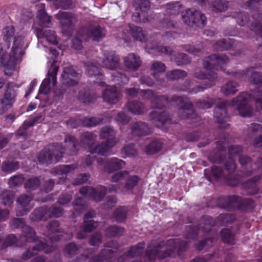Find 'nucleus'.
Masks as SVG:
<instances>
[{
    "instance_id": "nucleus-1",
    "label": "nucleus",
    "mask_w": 262,
    "mask_h": 262,
    "mask_svg": "<svg viewBox=\"0 0 262 262\" xmlns=\"http://www.w3.org/2000/svg\"><path fill=\"white\" fill-rule=\"evenodd\" d=\"M14 34L13 26L3 29V38L6 45H0V64L4 66L5 73L7 75H11L28 47V42L24 36L17 35L14 38Z\"/></svg>"
},
{
    "instance_id": "nucleus-2",
    "label": "nucleus",
    "mask_w": 262,
    "mask_h": 262,
    "mask_svg": "<svg viewBox=\"0 0 262 262\" xmlns=\"http://www.w3.org/2000/svg\"><path fill=\"white\" fill-rule=\"evenodd\" d=\"M64 144V149H62L60 145L55 144L41 150L38 157L39 163L50 164L57 162L63 157V153L66 152L67 155L72 156L78 150V144L73 136H66Z\"/></svg>"
},
{
    "instance_id": "nucleus-3",
    "label": "nucleus",
    "mask_w": 262,
    "mask_h": 262,
    "mask_svg": "<svg viewBox=\"0 0 262 262\" xmlns=\"http://www.w3.org/2000/svg\"><path fill=\"white\" fill-rule=\"evenodd\" d=\"M115 133L114 129L106 126L103 128L100 133L101 137L105 140V143L96 146L94 149L91 146V144L95 139V136L91 133H84L82 135L81 144L83 145L86 144L89 147L90 152L91 154L97 153L101 155H107L110 153V149L113 147L117 142L115 138Z\"/></svg>"
},
{
    "instance_id": "nucleus-4",
    "label": "nucleus",
    "mask_w": 262,
    "mask_h": 262,
    "mask_svg": "<svg viewBox=\"0 0 262 262\" xmlns=\"http://www.w3.org/2000/svg\"><path fill=\"white\" fill-rule=\"evenodd\" d=\"M186 246V242L179 239H169L167 243L163 242L156 246L149 245L146 251V257L151 262L156 258L163 259L171 255V252L177 250L178 252L183 251Z\"/></svg>"
},
{
    "instance_id": "nucleus-5",
    "label": "nucleus",
    "mask_w": 262,
    "mask_h": 262,
    "mask_svg": "<svg viewBox=\"0 0 262 262\" xmlns=\"http://www.w3.org/2000/svg\"><path fill=\"white\" fill-rule=\"evenodd\" d=\"M126 91L127 94L132 97L137 96L140 92L141 96L145 98L151 99L152 107L155 108L162 107L163 106H164L165 104L168 101L167 99L163 96L160 97H156L153 92L150 90H141L138 91L137 89L133 88L127 89Z\"/></svg>"
},
{
    "instance_id": "nucleus-6",
    "label": "nucleus",
    "mask_w": 262,
    "mask_h": 262,
    "mask_svg": "<svg viewBox=\"0 0 262 262\" xmlns=\"http://www.w3.org/2000/svg\"><path fill=\"white\" fill-rule=\"evenodd\" d=\"M182 12V18L184 22L189 26L196 25L203 27L206 24V17L198 11L186 10Z\"/></svg>"
},
{
    "instance_id": "nucleus-7",
    "label": "nucleus",
    "mask_w": 262,
    "mask_h": 262,
    "mask_svg": "<svg viewBox=\"0 0 262 262\" xmlns=\"http://www.w3.org/2000/svg\"><path fill=\"white\" fill-rule=\"evenodd\" d=\"M250 99V96L247 93H242L234 99L231 105L238 111L240 116L249 117L252 113V109L246 105V102Z\"/></svg>"
},
{
    "instance_id": "nucleus-8",
    "label": "nucleus",
    "mask_w": 262,
    "mask_h": 262,
    "mask_svg": "<svg viewBox=\"0 0 262 262\" xmlns=\"http://www.w3.org/2000/svg\"><path fill=\"white\" fill-rule=\"evenodd\" d=\"M55 17L59 20L62 31L64 34L73 29L77 20L75 14L68 12L60 11L55 15Z\"/></svg>"
},
{
    "instance_id": "nucleus-9",
    "label": "nucleus",
    "mask_w": 262,
    "mask_h": 262,
    "mask_svg": "<svg viewBox=\"0 0 262 262\" xmlns=\"http://www.w3.org/2000/svg\"><path fill=\"white\" fill-rule=\"evenodd\" d=\"M62 214V209L60 207H54L49 210L47 208H39L32 213L31 219L33 221L46 220L49 217H58Z\"/></svg>"
},
{
    "instance_id": "nucleus-10",
    "label": "nucleus",
    "mask_w": 262,
    "mask_h": 262,
    "mask_svg": "<svg viewBox=\"0 0 262 262\" xmlns=\"http://www.w3.org/2000/svg\"><path fill=\"white\" fill-rule=\"evenodd\" d=\"M14 84L12 83H8L4 98L1 101L0 114H2L8 108L11 107L15 101L16 92L14 89Z\"/></svg>"
},
{
    "instance_id": "nucleus-11",
    "label": "nucleus",
    "mask_w": 262,
    "mask_h": 262,
    "mask_svg": "<svg viewBox=\"0 0 262 262\" xmlns=\"http://www.w3.org/2000/svg\"><path fill=\"white\" fill-rule=\"evenodd\" d=\"M105 35V30L100 26H91L89 28H82L79 36L83 38H90L94 40H99Z\"/></svg>"
},
{
    "instance_id": "nucleus-12",
    "label": "nucleus",
    "mask_w": 262,
    "mask_h": 262,
    "mask_svg": "<svg viewBox=\"0 0 262 262\" xmlns=\"http://www.w3.org/2000/svg\"><path fill=\"white\" fill-rule=\"evenodd\" d=\"M10 226L13 229L20 227L23 228V236L20 237L21 240L25 238L29 242L34 241L35 236L34 231L29 226H25L23 219H14L11 222Z\"/></svg>"
},
{
    "instance_id": "nucleus-13",
    "label": "nucleus",
    "mask_w": 262,
    "mask_h": 262,
    "mask_svg": "<svg viewBox=\"0 0 262 262\" xmlns=\"http://www.w3.org/2000/svg\"><path fill=\"white\" fill-rule=\"evenodd\" d=\"M228 62V59L225 55L217 56L216 55H212L205 58L204 61V68L207 70L213 68L218 69L222 68L224 64Z\"/></svg>"
},
{
    "instance_id": "nucleus-14",
    "label": "nucleus",
    "mask_w": 262,
    "mask_h": 262,
    "mask_svg": "<svg viewBox=\"0 0 262 262\" xmlns=\"http://www.w3.org/2000/svg\"><path fill=\"white\" fill-rule=\"evenodd\" d=\"M34 32L38 39V46L39 43L43 44L45 41L53 45H56L57 42L54 31L35 28Z\"/></svg>"
},
{
    "instance_id": "nucleus-15",
    "label": "nucleus",
    "mask_w": 262,
    "mask_h": 262,
    "mask_svg": "<svg viewBox=\"0 0 262 262\" xmlns=\"http://www.w3.org/2000/svg\"><path fill=\"white\" fill-rule=\"evenodd\" d=\"M79 76V73L72 66L66 67L62 75V82L69 86L74 85L78 83Z\"/></svg>"
},
{
    "instance_id": "nucleus-16",
    "label": "nucleus",
    "mask_w": 262,
    "mask_h": 262,
    "mask_svg": "<svg viewBox=\"0 0 262 262\" xmlns=\"http://www.w3.org/2000/svg\"><path fill=\"white\" fill-rule=\"evenodd\" d=\"M33 199L32 195L24 194L17 200L18 204L16 214L17 215H24L27 213L32 207L31 202Z\"/></svg>"
},
{
    "instance_id": "nucleus-17",
    "label": "nucleus",
    "mask_w": 262,
    "mask_h": 262,
    "mask_svg": "<svg viewBox=\"0 0 262 262\" xmlns=\"http://www.w3.org/2000/svg\"><path fill=\"white\" fill-rule=\"evenodd\" d=\"M106 189L105 187L101 186L95 190L92 187L86 186L81 188L80 192L85 196H90L96 201H100L106 193Z\"/></svg>"
},
{
    "instance_id": "nucleus-18",
    "label": "nucleus",
    "mask_w": 262,
    "mask_h": 262,
    "mask_svg": "<svg viewBox=\"0 0 262 262\" xmlns=\"http://www.w3.org/2000/svg\"><path fill=\"white\" fill-rule=\"evenodd\" d=\"M37 19L38 24L41 27H50L51 25V16L49 15L45 10V5L40 3L36 5Z\"/></svg>"
},
{
    "instance_id": "nucleus-19",
    "label": "nucleus",
    "mask_w": 262,
    "mask_h": 262,
    "mask_svg": "<svg viewBox=\"0 0 262 262\" xmlns=\"http://www.w3.org/2000/svg\"><path fill=\"white\" fill-rule=\"evenodd\" d=\"M127 28L123 31L122 38L125 41H127L130 36L138 40L143 41L145 39V34L141 28L129 25Z\"/></svg>"
},
{
    "instance_id": "nucleus-20",
    "label": "nucleus",
    "mask_w": 262,
    "mask_h": 262,
    "mask_svg": "<svg viewBox=\"0 0 262 262\" xmlns=\"http://www.w3.org/2000/svg\"><path fill=\"white\" fill-rule=\"evenodd\" d=\"M53 249L54 246L53 245L50 246L48 244H45L40 241H36L34 243L32 251L31 252L30 250H28L25 253L23 254L22 258L24 260H27L42 250H44L46 253H49Z\"/></svg>"
},
{
    "instance_id": "nucleus-21",
    "label": "nucleus",
    "mask_w": 262,
    "mask_h": 262,
    "mask_svg": "<svg viewBox=\"0 0 262 262\" xmlns=\"http://www.w3.org/2000/svg\"><path fill=\"white\" fill-rule=\"evenodd\" d=\"M117 85H120L121 84L118 83L114 88L110 86H107L103 92L102 97L104 100L110 104H115L120 99V92L117 90Z\"/></svg>"
},
{
    "instance_id": "nucleus-22",
    "label": "nucleus",
    "mask_w": 262,
    "mask_h": 262,
    "mask_svg": "<svg viewBox=\"0 0 262 262\" xmlns=\"http://www.w3.org/2000/svg\"><path fill=\"white\" fill-rule=\"evenodd\" d=\"M98 163L100 164H104L105 171L109 173L123 168L125 165L123 160L116 158H113L105 161L98 160Z\"/></svg>"
},
{
    "instance_id": "nucleus-23",
    "label": "nucleus",
    "mask_w": 262,
    "mask_h": 262,
    "mask_svg": "<svg viewBox=\"0 0 262 262\" xmlns=\"http://www.w3.org/2000/svg\"><path fill=\"white\" fill-rule=\"evenodd\" d=\"M94 214V211H90L84 217V222L85 223L83 227V231L77 234V237L82 239L86 236V232H89L95 229L98 226V223L91 220Z\"/></svg>"
},
{
    "instance_id": "nucleus-24",
    "label": "nucleus",
    "mask_w": 262,
    "mask_h": 262,
    "mask_svg": "<svg viewBox=\"0 0 262 262\" xmlns=\"http://www.w3.org/2000/svg\"><path fill=\"white\" fill-rule=\"evenodd\" d=\"M77 167V164H75L70 165H60L55 167L52 171V173L55 176H61L59 178V183H61L65 181L67 174L72 173Z\"/></svg>"
},
{
    "instance_id": "nucleus-25",
    "label": "nucleus",
    "mask_w": 262,
    "mask_h": 262,
    "mask_svg": "<svg viewBox=\"0 0 262 262\" xmlns=\"http://www.w3.org/2000/svg\"><path fill=\"white\" fill-rule=\"evenodd\" d=\"M172 101H174L180 105V112L186 113V114L182 116V118H188V114L192 112L191 110L192 108V104L190 102L187 98H182L176 97L172 99Z\"/></svg>"
},
{
    "instance_id": "nucleus-26",
    "label": "nucleus",
    "mask_w": 262,
    "mask_h": 262,
    "mask_svg": "<svg viewBox=\"0 0 262 262\" xmlns=\"http://www.w3.org/2000/svg\"><path fill=\"white\" fill-rule=\"evenodd\" d=\"M134 5L137 11V16L135 14L133 15V19L135 21H140L141 20V14L149 7L148 0H134Z\"/></svg>"
},
{
    "instance_id": "nucleus-27",
    "label": "nucleus",
    "mask_w": 262,
    "mask_h": 262,
    "mask_svg": "<svg viewBox=\"0 0 262 262\" xmlns=\"http://www.w3.org/2000/svg\"><path fill=\"white\" fill-rule=\"evenodd\" d=\"M58 227V223L56 221H52L48 226L47 237L50 241V243H53L60 239Z\"/></svg>"
},
{
    "instance_id": "nucleus-28",
    "label": "nucleus",
    "mask_w": 262,
    "mask_h": 262,
    "mask_svg": "<svg viewBox=\"0 0 262 262\" xmlns=\"http://www.w3.org/2000/svg\"><path fill=\"white\" fill-rule=\"evenodd\" d=\"M125 66L129 69L136 70L141 64L140 57L134 53L129 54L124 57Z\"/></svg>"
},
{
    "instance_id": "nucleus-29",
    "label": "nucleus",
    "mask_w": 262,
    "mask_h": 262,
    "mask_svg": "<svg viewBox=\"0 0 262 262\" xmlns=\"http://www.w3.org/2000/svg\"><path fill=\"white\" fill-rule=\"evenodd\" d=\"M214 224L213 219L210 217H207L204 222V223L200 224V228L198 229V232L195 229H191L188 231L189 238H194L195 236L201 231L208 232L210 230L211 226Z\"/></svg>"
},
{
    "instance_id": "nucleus-30",
    "label": "nucleus",
    "mask_w": 262,
    "mask_h": 262,
    "mask_svg": "<svg viewBox=\"0 0 262 262\" xmlns=\"http://www.w3.org/2000/svg\"><path fill=\"white\" fill-rule=\"evenodd\" d=\"M227 103L223 102L220 105L215 108L214 111V117L218 123L221 124L225 122L226 118V107Z\"/></svg>"
},
{
    "instance_id": "nucleus-31",
    "label": "nucleus",
    "mask_w": 262,
    "mask_h": 262,
    "mask_svg": "<svg viewBox=\"0 0 262 262\" xmlns=\"http://www.w3.org/2000/svg\"><path fill=\"white\" fill-rule=\"evenodd\" d=\"M119 66V58L113 53H109L102 62V67L110 69H115Z\"/></svg>"
},
{
    "instance_id": "nucleus-32",
    "label": "nucleus",
    "mask_w": 262,
    "mask_h": 262,
    "mask_svg": "<svg viewBox=\"0 0 262 262\" xmlns=\"http://www.w3.org/2000/svg\"><path fill=\"white\" fill-rule=\"evenodd\" d=\"M195 75L196 77L199 78L205 79H206L207 81H208V83L205 86V88L201 86L198 87V90L194 91V92L195 93L198 92L202 91H203L204 89L210 88L215 84L214 80L216 78V75L214 73L211 72V73H209L207 75H204V74L199 75L198 74V72H196Z\"/></svg>"
},
{
    "instance_id": "nucleus-33",
    "label": "nucleus",
    "mask_w": 262,
    "mask_h": 262,
    "mask_svg": "<svg viewBox=\"0 0 262 262\" xmlns=\"http://www.w3.org/2000/svg\"><path fill=\"white\" fill-rule=\"evenodd\" d=\"M132 132L137 136H142L148 134L150 130L145 123H135L133 125Z\"/></svg>"
},
{
    "instance_id": "nucleus-34",
    "label": "nucleus",
    "mask_w": 262,
    "mask_h": 262,
    "mask_svg": "<svg viewBox=\"0 0 262 262\" xmlns=\"http://www.w3.org/2000/svg\"><path fill=\"white\" fill-rule=\"evenodd\" d=\"M257 14H254L253 16V21L252 25L250 27L252 30H253L257 34H258L262 39V13H259L258 16Z\"/></svg>"
},
{
    "instance_id": "nucleus-35",
    "label": "nucleus",
    "mask_w": 262,
    "mask_h": 262,
    "mask_svg": "<svg viewBox=\"0 0 262 262\" xmlns=\"http://www.w3.org/2000/svg\"><path fill=\"white\" fill-rule=\"evenodd\" d=\"M150 116L152 119H156L159 122V123L156 124L158 127L163 128V125H167L169 124L171 120L167 117H165L164 115L160 114L159 112L157 111L152 112Z\"/></svg>"
},
{
    "instance_id": "nucleus-36",
    "label": "nucleus",
    "mask_w": 262,
    "mask_h": 262,
    "mask_svg": "<svg viewBox=\"0 0 262 262\" xmlns=\"http://www.w3.org/2000/svg\"><path fill=\"white\" fill-rule=\"evenodd\" d=\"M78 98L83 103H87L92 102L95 99V96L93 91L90 90H83L79 92Z\"/></svg>"
},
{
    "instance_id": "nucleus-37",
    "label": "nucleus",
    "mask_w": 262,
    "mask_h": 262,
    "mask_svg": "<svg viewBox=\"0 0 262 262\" xmlns=\"http://www.w3.org/2000/svg\"><path fill=\"white\" fill-rule=\"evenodd\" d=\"M127 107L129 111L134 114H140L145 111V107L142 103L138 101H133L128 103Z\"/></svg>"
},
{
    "instance_id": "nucleus-38",
    "label": "nucleus",
    "mask_w": 262,
    "mask_h": 262,
    "mask_svg": "<svg viewBox=\"0 0 262 262\" xmlns=\"http://www.w3.org/2000/svg\"><path fill=\"white\" fill-rule=\"evenodd\" d=\"M1 199L2 203L5 206H10L13 202L14 194L11 190H5L3 192Z\"/></svg>"
},
{
    "instance_id": "nucleus-39",
    "label": "nucleus",
    "mask_w": 262,
    "mask_h": 262,
    "mask_svg": "<svg viewBox=\"0 0 262 262\" xmlns=\"http://www.w3.org/2000/svg\"><path fill=\"white\" fill-rule=\"evenodd\" d=\"M18 167V162L14 160L5 161L3 163L2 166L3 171L7 173H11L17 170Z\"/></svg>"
},
{
    "instance_id": "nucleus-40",
    "label": "nucleus",
    "mask_w": 262,
    "mask_h": 262,
    "mask_svg": "<svg viewBox=\"0 0 262 262\" xmlns=\"http://www.w3.org/2000/svg\"><path fill=\"white\" fill-rule=\"evenodd\" d=\"M237 86L238 84L236 83L230 81L222 87L221 91L225 95H233L237 91Z\"/></svg>"
},
{
    "instance_id": "nucleus-41",
    "label": "nucleus",
    "mask_w": 262,
    "mask_h": 262,
    "mask_svg": "<svg viewBox=\"0 0 262 262\" xmlns=\"http://www.w3.org/2000/svg\"><path fill=\"white\" fill-rule=\"evenodd\" d=\"M246 77L250 76V81L254 84L262 82V74L254 72L252 68L247 70Z\"/></svg>"
},
{
    "instance_id": "nucleus-42",
    "label": "nucleus",
    "mask_w": 262,
    "mask_h": 262,
    "mask_svg": "<svg viewBox=\"0 0 262 262\" xmlns=\"http://www.w3.org/2000/svg\"><path fill=\"white\" fill-rule=\"evenodd\" d=\"M2 228V227L0 226V231L1 230ZM14 244H16L17 246L19 245L18 243H17V238L15 235L11 234L9 235L7 239H6L5 241L2 239L1 235H0V246L2 248H5L7 246L12 245Z\"/></svg>"
},
{
    "instance_id": "nucleus-43",
    "label": "nucleus",
    "mask_w": 262,
    "mask_h": 262,
    "mask_svg": "<svg viewBox=\"0 0 262 262\" xmlns=\"http://www.w3.org/2000/svg\"><path fill=\"white\" fill-rule=\"evenodd\" d=\"M182 6L179 3H169L166 5V11L167 13L175 15L179 12H182Z\"/></svg>"
},
{
    "instance_id": "nucleus-44",
    "label": "nucleus",
    "mask_w": 262,
    "mask_h": 262,
    "mask_svg": "<svg viewBox=\"0 0 262 262\" xmlns=\"http://www.w3.org/2000/svg\"><path fill=\"white\" fill-rule=\"evenodd\" d=\"M24 178L22 175H15L9 179L8 184L11 188H15L20 185L24 182Z\"/></svg>"
},
{
    "instance_id": "nucleus-45",
    "label": "nucleus",
    "mask_w": 262,
    "mask_h": 262,
    "mask_svg": "<svg viewBox=\"0 0 262 262\" xmlns=\"http://www.w3.org/2000/svg\"><path fill=\"white\" fill-rule=\"evenodd\" d=\"M52 83L50 78L48 77L45 79L40 86L39 93L40 94H48L51 91L50 83Z\"/></svg>"
},
{
    "instance_id": "nucleus-46",
    "label": "nucleus",
    "mask_w": 262,
    "mask_h": 262,
    "mask_svg": "<svg viewBox=\"0 0 262 262\" xmlns=\"http://www.w3.org/2000/svg\"><path fill=\"white\" fill-rule=\"evenodd\" d=\"M126 182L125 185V188L127 189H132L135 187L138 184L139 178L137 176H127Z\"/></svg>"
},
{
    "instance_id": "nucleus-47",
    "label": "nucleus",
    "mask_w": 262,
    "mask_h": 262,
    "mask_svg": "<svg viewBox=\"0 0 262 262\" xmlns=\"http://www.w3.org/2000/svg\"><path fill=\"white\" fill-rule=\"evenodd\" d=\"M221 234L223 240L225 243L231 244H234V236L229 229H223L222 230Z\"/></svg>"
},
{
    "instance_id": "nucleus-48",
    "label": "nucleus",
    "mask_w": 262,
    "mask_h": 262,
    "mask_svg": "<svg viewBox=\"0 0 262 262\" xmlns=\"http://www.w3.org/2000/svg\"><path fill=\"white\" fill-rule=\"evenodd\" d=\"M162 147L161 143L157 141L151 142L147 147L146 152L152 154L159 151Z\"/></svg>"
},
{
    "instance_id": "nucleus-49",
    "label": "nucleus",
    "mask_w": 262,
    "mask_h": 262,
    "mask_svg": "<svg viewBox=\"0 0 262 262\" xmlns=\"http://www.w3.org/2000/svg\"><path fill=\"white\" fill-rule=\"evenodd\" d=\"M144 246V244L140 243L137 246L132 247L128 252V256L134 257L140 255L143 251Z\"/></svg>"
},
{
    "instance_id": "nucleus-50",
    "label": "nucleus",
    "mask_w": 262,
    "mask_h": 262,
    "mask_svg": "<svg viewBox=\"0 0 262 262\" xmlns=\"http://www.w3.org/2000/svg\"><path fill=\"white\" fill-rule=\"evenodd\" d=\"M40 181L38 178L35 177L28 179L25 184V187L27 190H32L38 187Z\"/></svg>"
},
{
    "instance_id": "nucleus-51",
    "label": "nucleus",
    "mask_w": 262,
    "mask_h": 262,
    "mask_svg": "<svg viewBox=\"0 0 262 262\" xmlns=\"http://www.w3.org/2000/svg\"><path fill=\"white\" fill-rule=\"evenodd\" d=\"M186 76V73L182 70H175L171 71L170 73H167V77L170 79H176L185 77Z\"/></svg>"
},
{
    "instance_id": "nucleus-52",
    "label": "nucleus",
    "mask_w": 262,
    "mask_h": 262,
    "mask_svg": "<svg viewBox=\"0 0 262 262\" xmlns=\"http://www.w3.org/2000/svg\"><path fill=\"white\" fill-rule=\"evenodd\" d=\"M213 10L216 12L224 11L227 8V3L225 1L216 0L212 4Z\"/></svg>"
},
{
    "instance_id": "nucleus-53",
    "label": "nucleus",
    "mask_w": 262,
    "mask_h": 262,
    "mask_svg": "<svg viewBox=\"0 0 262 262\" xmlns=\"http://www.w3.org/2000/svg\"><path fill=\"white\" fill-rule=\"evenodd\" d=\"M124 232V229L116 226H112L106 230V235L108 236L121 235Z\"/></svg>"
},
{
    "instance_id": "nucleus-54",
    "label": "nucleus",
    "mask_w": 262,
    "mask_h": 262,
    "mask_svg": "<svg viewBox=\"0 0 262 262\" xmlns=\"http://www.w3.org/2000/svg\"><path fill=\"white\" fill-rule=\"evenodd\" d=\"M151 70L154 76L157 73L163 72L165 70V66L164 63L156 61L154 62L151 67Z\"/></svg>"
},
{
    "instance_id": "nucleus-55",
    "label": "nucleus",
    "mask_w": 262,
    "mask_h": 262,
    "mask_svg": "<svg viewBox=\"0 0 262 262\" xmlns=\"http://www.w3.org/2000/svg\"><path fill=\"white\" fill-rule=\"evenodd\" d=\"M128 175V172L127 171H120L116 172L112 176V181L114 182H120L126 179Z\"/></svg>"
},
{
    "instance_id": "nucleus-56",
    "label": "nucleus",
    "mask_w": 262,
    "mask_h": 262,
    "mask_svg": "<svg viewBox=\"0 0 262 262\" xmlns=\"http://www.w3.org/2000/svg\"><path fill=\"white\" fill-rule=\"evenodd\" d=\"M58 70V67L54 64H52L49 70L48 77L52 80V85L54 86L56 83V75Z\"/></svg>"
},
{
    "instance_id": "nucleus-57",
    "label": "nucleus",
    "mask_w": 262,
    "mask_h": 262,
    "mask_svg": "<svg viewBox=\"0 0 262 262\" xmlns=\"http://www.w3.org/2000/svg\"><path fill=\"white\" fill-rule=\"evenodd\" d=\"M86 72L89 76H93L98 75L99 71L97 67L94 66L92 63L89 62L85 64Z\"/></svg>"
},
{
    "instance_id": "nucleus-58",
    "label": "nucleus",
    "mask_w": 262,
    "mask_h": 262,
    "mask_svg": "<svg viewBox=\"0 0 262 262\" xmlns=\"http://www.w3.org/2000/svg\"><path fill=\"white\" fill-rule=\"evenodd\" d=\"M126 214L125 208L124 207H120L116 210L114 216L117 221L122 222L125 219Z\"/></svg>"
},
{
    "instance_id": "nucleus-59",
    "label": "nucleus",
    "mask_w": 262,
    "mask_h": 262,
    "mask_svg": "<svg viewBox=\"0 0 262 262\" xmlns=\"http://www.w3.org/2000/svg\"><path fill=\"white\" fill-rule=\"evenodd\" d=\"M101 120L98 118H90L85 119L83 122L84 125L86 126H94L97 124H99L101 122Z\"/></svg>"
},
{
    "instance_id": "nucleus-60",
    "label": "nucleus",
    "mask_w": 262,
    "mask_h": 262,
    "mask_svg": "<svg viewBox=\"0 0 262 262\" xmlns=\"http://www.w3.org/2000/svg\"><path fill=\"white\" fill-rule=\"evenodd\" d=\"M214 103V100L211 98H207L198 102V106L203 109L210 107Z\"/></svg>"
},
{
    "instance_id": "nucleus-61",
    "label": "nucleus",
    "mask_w": 262,
    "mask_h": 262,
    "mask_svg": "<svg viewBox=\"0 0 262 262\" xmlns=\"http://www.w3.org/2000/svg\"><path fill=\"white\" fill-rule=\"evenodd\" d=\"M227 40L223 39L220 42H217L214 45V49L216 50H227L229 48L230 45Z\"/></svg>"
},
{
    "instance_id": "nucleus-62",
    "label": "nucleus",
    "mask_w": 262,
    "mask_h": 262,
    "mask_svg": "<svg viewBox=\"0 0 262 262\" xmlns=\"http://www.w3.org/2000/svg\"><path fill=\"white\" fill-rule=\"evenodd\" d=\"M235 18L237 23L241 26H245L248 23V17L246 13L237 14Z\"/></svg>"
},
{
    "instance_id": "nucleus-63",
    "label": "nucleus",
    "mask_w": 262,
    "mask_h": 262,
    "mask_svg": "<svg viewBox=\"0 0 262 262\" xmlns=\"http://www.w3.org/2000/svg\"><path fill=\"white\" fill-rule=\"evenodd\" d=\"M174 60L178 65L186 64L189 62L187 55L184 54H179L178 57L174 59Z\"/></svg>"
},
{
    "instance_id": "nucleus-64",
    "label": "nucleus",
    "mask_w": 262,
    "mask_h": 262,
    "mask_svg": "<svg viewBox=\"0 0 262 262\" xmlns=\"http://www.w3.org/2000/svg\"><path fill=\"white\" fill-rule=\"evenodd\" d=\"M122 151L127 156H134L137 154V151L134 146L132 145L125 146L122 149Z\"/></svg>"
}]
</instances>
